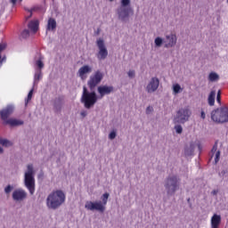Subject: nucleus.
I'll list each match as a JSON object with an SVG mask.
<instances>
[{
	"label": "nucleus",
	"instance_id": "20",
	"mask_svg": "<svg viewBox=\"0 0 228 228\" xmlns=\"http://www.w3.org/2000/svg\"><path fill=\"white\" fill-rule=\"evenodd\" d=\"M38 26H39L38 20H31L28 23V29H30V31H33V33H37L38 31Z\"/></svg>",
	"mask_w": 228,
	"mask_h": 228
},
{
	"label": "nucleus",
	"instance_id": "11",
	"mask_svg": "<svg viewBox=\"0 0 228 228\" xmlns=\"http://www.w3.org/2000/svg\"><path fill=\"white\" fill-rule=\"evenodd\" d=\"M159 86V79L157 77H152L150 83L148 84L146 90L149 94H152V92H156Z\"/></svg>",
	"mask_w": 228,
	"mask_h": 228
},
{
	"label": "nucleus",
	"instance_id": "32",
	"mask_svg": "<svg viewBox=\"0 0 228 228\" xmlns=\"http://www.w3.org/2000/svg\"><path fill=\"white\" fill-rule=\"evenodd\" d=\"M216 101L219 104L222 102V92L220 90L217 92Z\"/></svg>",
	"mask_w": 228,
	"mask_h": 228
},
{
	"label": "nucleus",
	"instance_id": "29",
	"mask_svg": "<svg viewBox=\"0 0 228 228\" xmlns=\"http://www.w3.org/2000/svg\"><path fill=\"white\" fill-rule=\"evenodd\" d=\"M36 65H37V67L39 68L40 70H42V69L44 68V62L42 61L41 59H39L36 61Z\"/></svg>",
	"mask_w": 228,
	"mask_h": 228
},
{
	"label": "nucleus",
	"instance_id": "26",
	"mask_svg": "<svg viewBox=\"0 0 228 228\" xmlns=\"http://www.w3.org/2000/svg\"><path fill=\"white\" fill-rule=\"evenodd\" d=\"M28 171L25 174H30V175H35V171L33 170V165L29 164L27 167Z\"/></svg>",
	"mask_w": 228,
	"mask_h": 228
},
{
	"label": "nucleus",
	"instance_id": "23",
	"mask_svg": "<svg viewBox=\"0 0 228 228\" xmlns=\"http://www.w3.org/2000/svg\"><path fill=\"white\" fill-rule=\"evenodd\" d=\"M208 79L209 81L215 82V81H218V79H220V77L216 72H211L208 75Z\"/></svg>",
	"mask_w": 228,
	"mask_h": 228
},
{
	"label": "nucleus",
	"instance_id": "5",
	"mask_svg": "<svg viewBox=\"0 0 228 228\" xmlns=\"http://www.w3.org/2000/svg\"><path fill=\"white\" fill-rule=\"evenodd\" d=\"M211 118L217 124H225L228 122V108H221L211 112Z\"/></svg>",
	"mask_w": 228,
	"mask_h": 228
},
{
	"label": "nucleus",
	"instance_id": "48",
	"mask_svg": "<svg viewBox=\"0 0 228 228\" xmlns=\"http://www.w3.org/2000/svg\"><path fill=\"white\" fill-rule=\"evenodd\" d=\"M110 1H113V0H110Z\"/></svg>",
	"mask_w": 228,
	"mask_h": 228
},
{
	"label": "nucleus",
	"instance_id": "35",
	"mask_svg": "<svg viewBox=\"0 0 228 228\" xmlns=\"http://www.w3.org/2000/svg\"><path fill=\"white\" fill-rule=\"evenodd\" d=\"M117 137V133L116 132H111L110 134H109V138L110 140H115V138Z\"/></svg>",
	"mask_w": 228,
	"mask_h": 228
},
{
	"label": "nucleus",
	"instance_id": "3",
	"mask_svg": "<svg viewBox=\"0 0 228 228\" xmlns=\"http://www.w3.org/2000/svg\"><path fill=\"white\" fill-rule=\"evenodd\" d=\"M109 198H110V194L108 192H105L102 197V203L101 201H97V202L86 201L85 208L88 211L96 210V211H100V213H104L106 209L105 206L106 204H108Z\"/></svg>",
	"mask_w": 228,
	"mask_h": 228
},
{
	"label": "nucleus",
	"instance_id": "15",
	"mask_svg": "<svg viewBox=\"0 0 228 228\" xmlns=\"http://www.w3.org/2000/svg\"><path fill=\"white\" fill-rule=\"evenodd\" d=\"M90 72H92V68L88 65H85L78 69V76L81 79L85 80L86 79L85 74H90Z\"/></svg>",
	"mask_w": 228,
	"mask_h": 228
},
{
	"label": "nucleus",
	"instance_id": "7",
	"mask_svg": "<svg viewBox=\"0 0 228 228\" xmlns=\"http://www.w3.org/2000/svg\"><path fill=\"white\" fill-rule=\"evenodd\" d=\"M165 188L168 195H174L179 190V179L177 175H171L166 179Z\"/></svg>",
	"mask_w": 228,
	"mask_h": 228
},
{
	"label": "nucleus",
	"instance_id": "33",
	"mask_svg": "<svg viewBox=\"0 0 228 228\" xmlns=\"http://www.w3.org/2000/svg\"><path fill=\"white\" fill-rule=\"evenodd\" d=\"M121 4L122 6H129V4H131V0H122Z\"/></svg>",
	"mask_w": 228,
	"mask_h": 228
},
{
	"label": "nucleus",
	"instance_id": "36",
	"mask_svg": "<svg viewBox=\"0 0 228 228\" xmlns=\"http://www.w3.org/2000/svg\"><path fill=\"white\" fill-rule=\"evenodd\" d=\"M32 97H33V89H31V90L29 91L28 94L27 102H29V101H31Z\"/></svg>",
	"mask_w": 228,
	"mask_h": 228
},
{
	"label": "nucleus",
	"instance_id": "1",
	"mask_svg": "<svg viewBox=\"0 0 228 228\" xmlns=\"http://www.w3.org/2000/svg\"><path fill=\"white\" fill-rule=\"evenodd\" d=\"M65 192L61 190L53 191L46 199V206L48 209H58L65 203Z\"/></svg>",
	"mask_w": 228,
	"mask_h": 228
},
{
	"label": "nucleus",
	"instance_id": "34",
	"mask_svg": "<svg viewBox=\"0 0 228 228\" xmlns=\"http://www.w3.org/2000/svg\"><path fill=\"white\" fill-rule=\"evenodd\" d=\"M40 77H42V71H39L38 73L35 74V80L39 81Z\"/></svg>",
	"mask_w": 228,
	"mask_h": 228
},
{
	"label": "nucleus",
	"instance_id": "31",
	"mask_svg": "<svg viewBox=\"0 0 228 228\" xmlns=\"http://www.w3.org/2000/svg\"><path fill=\"white\" fill-rule=\"evenodd\" d=\"M27 10V12H30V14H29V16H28V19H29V17H32L33 16V12H37V10H38V7H33V8H31V9H26Z\"/></svg>",
	"mask_w": 228,
	"mask_h": 228
},
{
	"label": "nucleus",
	"instance_id": "28",
	"mask_svg": "<svg viewBox=\"0 0 228 228\" xmlns=\"http://www.w3.org/2000/svg\"><path fill=\"white\" fill-rule=\"evenodd\" d=\"M161 44H163V39L161 37H157L155 39V45L157 47H161Z\"/></svg>",
	"mask_w": 228,
	"mask_h": 228
},
{
	"label": "nucleus",
	"instance_id": "2",
	"mask_svg": "<svg viewBox=\"0 0 228 228\" xmlns=\"http://www.w3.org/2000/svg\"><path fill=\"white\" fill-rule=\"evenodd\" d=\"M99 98L97 97V94H95L94 91L89 92L88 89H86V86L83 87V94L81 96V102L84 104L85 108L86 110H90L93 106L95 105L97 102V100Z\"/></svg>",
	"mask_w": 228,
	"mask_h": 228
},
{
	"label": "nucleus",
	"instance_id": "10",
	"mask_svg": "<svg viewBox=\"0 0 228 228\" xmlns=\"http://www.w3.org/2000/svg\"><path fill=\"white\" fill-rule=\"evenodd\" d=\"M24 183L30 195L35 193V175L25 174Z\"/></svg>",
	"mask_w": 228,
	"mask_h": 228
},
{
	"label": "nucleus",
	"instance_id": "47",
	"mask_svg": "<svg viewBox=\"0 0 228 228\" xmlns=\"http://www.w3.org/2000/svg\"><path fill=\"white\" fill-rule=\"evenodd\" d=\"M188 202H190V199L188 200Z\"/></svg>",
	"mask_w": 228,
	"mask_h": 228
},
{
	"label": "nucleus",
	"instance_id": "19",
	"mask_svg": "<svg viewBox=\"0 0 228 228\" xmlns=\"http://www.w3.org/2000/svg\"><path fill=\"white\" fill-rule=\"evenodd\" d=\"M118 15H119V19H121V20H126V19H127V17H129V9L120 8L118 10Z\"/></svg>",
	"mask_w": 228,
	"mask_h": 228
},
{
	"label": "nucleus",
	"instance_id": "6",
	"mask_svg": "<svg viewBox=\"0 0 228 228\" xmlns=\"http://www.w3.org/2000/svg\"><path fill=\"white\" fill-rule=\"evenodd\" d=\"M190 117H191L190 107L182 108L176 112V117L174 118V124H185V122L190 120Z\"/></svg>",
	"mask_w": 228,
	"mask_h": 228
},
{
	"label": "nucleus",
	"instance_id": "18",
	"mask_svg": "<svg viewBox=\"0 0 228 228\" xmlns=\"http://www.w3.org/2000/svg\"><path fill=\"white\" fill-rule=\"evenodd\" d=\"M56 26V20H54L53 18H49L46 25V31H55Z\"/></svg>",
	"mask_w": 228,
	"mask_h": 228
},
{
	"label": "nucleus",
	"instance_id": "9",
	"mask_svg": "<svg viewBox=\"0 0 228 228\" xmlns=\"http://www.w3.org/2000/svg\"><path fill=\"white\" fill-rule=\"evenodd\" d=\"M96 44L99 49L97 54L98 60H106V58H108V49H106V45H104V40L100 38L96 41Z\"/></svg>",
	"mask_w": 228,
	"mask_h": 228
},
{
	"label": "nucleus",
	"instance_id": "25",
	"mask_svg": "<svg viewBox=\"0 0 228 228\" xmlns=\"http://www.w3.org/2000/svg\"><path fill=\"white\" fill-rule=\"evenodd\" d=\"M0 144L4 147H11L12 142L6 139H3L0 137Z\"/></svg>",
	"mask_w": 228,
	"mask_h": 228
},
{
	"label": "nucleus",
	"instance_id": "43",
	"mask_svg": "<svg viewBox=\"0 0 228 228\" xmlns=\"http://www.w3.org/2000/svg\"><path fill=\"white\" fill-rule=\"evenodd\" d=\"M4 60V58H3L1 61H0V67L1 65H3V61Z\"/></svg>",
	"mask_w": 228,
	"mask_h": 228
},
{
	"label": "nucleus",
	"instance_id": "14",
	"mask_svg": "<svg viewBox=\"0 0 228 228\" xmlns=\"http://www.w3.org/2000/svg\"><path fill=\"white\" fill-rule=\"evenodd\" d=\"M98 94H100V99H102L104 95H110L113 92V86H100L97 88Z\"/></svg>",
	"mask_w": 228,
	"mask_h": 228
},
{
	"label": "nucleus",
	"instance_id": "46",
	"mask_svg": "<svg viewBox=\"0 0 228 228\" xmlns=\"http://www.w3.org/2000/svg\"><path fill=\"white\" fill-rule=\"evenodd\" d=\"M199 150L200 151V144L198 145Z\"/></svg>",
	"mask_w": 228,
	"mask_h": 228
},
{
	"label": "nucleus",
	"instance_id": "17",
	"mask_svg": "<svg viewBox=\"0 0 228 228\" xmlns=\"http://www.w3.org/2000/svg\"><path fill=\"white\" fill-rule=\"evenodd\" d=\"M221 222H222V217L220 216L215 214L211 218V228L220 227Z\"/></svg>",
	"mask_w": 228,
	"mask_h": 228
},
{
	"label": "nucleus",
	"instance_id": "24",
	"mask_svg": "<svg viewBox=\"0 0 228 228\" xmlns=\"http://www.w3.org/2000/svg\"><path fill=\"white\" fill-rule=\"evenodd\" d=\"M173 92L175 94H177L180 92H183V88H181V86L179 84H175L173 86Z\"/></svg>",
	"mask_w": 228,
	"mask_h": 228
},
{
	"label": "nucleus",
	"instance_id": "41",
	"mask_svg": "<svg viewBox=\"0 0 228 228\" xmlns=\"http://www.w3.org/2000/svg\"><path fill=\"white\" fill-rule=\"evenodd\" d=\"M81 115H82L83 117H86V111H82V112H81Z\"/></svg>",
	"mask_w": 228,
	"mask_h": 228
},
{
	"label": "nucleus",
	"instance_id": "39",
	"mask_svg": "<svg viewBox=\"0 0 228 228\" xmlns=\"http://www.w3.org/2000/svg\"><path fill=\"white\" fill-rule=\"evenodd\" d=\"M128 76H129L130 77H134V70H129V71H128Z\"/></svg>",
	"mask_w": 228,
	"mask_h": 228
},
{
	"label": "nucleus",
	"instance_id": "45",
	"mask_svg": "<svg viewBox=\"0 0 228 228\" xmlns=\"http://www.w3.org/2000/svg\"><path fill=\"white\" fill-rule=\"evenodd\" d=\"M216 193H217L216 191H213L214 195H216Z\"/></svg>",
	"mask_w": 228,
	"mask_h": 228
},
{
	"label": "nucleus",
	"instance_id": "42",
	"mask_svg": "<svg viewBox=\"0 0 228 228\" xmlns=\"http://www.w3.org/2000/svg\"><path fill=\"white\" fill-rule=\"evenodd\" d=\"M11 3H12V4H17V0H11Z\"/></svg>",
	"mask_w": 228,
	"mask_h": 228
},
{
	"label": "nucleus",
	"instance_id": "12",
	"mask_svg": "<svg viewBox=\"0 0 228 228\" xmlns=\"http://www.w3.org/2000/svg\"><path fill=\"white\" fill-rule=\"evenodd\" d=\"M26 197H28V193L22 189H17L12 192L13 200H16L18 202L20 200H24Z\"/></svg>",
	"mask_w": 228,
	"mask_h": 228
},
{
	"label": "nucleus",
	"instance_id": "22",
	"mask_svg": "<svg viewBox=\"0 0 228 228\" xmlns=\"http://www.w3.org/2000/svg\"><path fill=\"white\" fill-rule=\"evenodd\" d=\"M194 151H195V146L193 144H191L189 148L185 149L184 154L185 156H192Z\"/></svg>",
	"mask_w": 228,
	"mask_h": 228
},
{
	"label": "nucleus",
	"instance_id": "16",
	"mask_svg": "<svg viewBox=\"0 0 228 228\" xmlns=\"http://www.w3.org/2000/svg\"><path fill=\"white\" fill-rule=\"evenodd\" d=\"M216 152V158H215V163H218L220 161V151H218V142H216L212 150H211V158L215 155Z\"/></svg>",
	"mask_w": 228,
	"mask_h": 228
},
{
	"label": "nucleus",
	"instance_id": "21",
	"mask_svg": "<svg viewBox=\"0 0 228 228\" xmlns=\"http://www.w3.org/2000/svg\"><path fill=\"white\" fill-rule=\"evenodd\" d=\"M216 95V91H211L208 95V104L209 106H215V97Z\"/></svg>",
	"mask_w": 228,
	"mask_h": 228
},
{
	"label": "nucleus",
	"instance_id": "38",
	"mask_svg": "<svg viewBox=\"0 0 228 228\" xmlns=\"http://www.w3.org/2000/svg\"><path fill=\"white\" fill-rule=\"evenodd\" d=\"M153 110H154V109H153L152 107L149 106V107H147V109H146V113L149 115V113H152Z\"/></svg>",
	"mask_w": 228,
	"mask_h": 228
},
{
	"label": "nucleus",
	"instance_id": "27",
	"mask_svg": "<svg viewBox=\"0 0 228 228\" xmlns=\"http://www.w3.org/2000/svg\"><path fill=\"white\" fill-rule=\"evenodd\" d=\"M21 38H29V30L24 29L20 34Z\"/></svg>",
	"mask_w": 228,
	"mask_h": 228
},
{
	"label": "nucleus",
	"instance_id": "8",
	"mask_svg": "<svg viewBox=\"0 0 228 228\" xmlns=\"http://www.w3.org/2000/svg\"><path fill=\"white\" fill-rule=\"evenodd\" d=\"M102 73L100 70H97L93 76L90 77L87 85L91 91L94 90L95 86L102 81Z\"/></svg>",
	"mask_w": 228,
	"mask_h": 228
},
{
	"label": "nucleus",
	"instance_id": "4",
	"mask_svg": "<svg viewBox=\"0 0 228 228\" xmlns=\"http://www.w3.org/2000/svg\"><path fill=\"white\" fill-rule=\"evenodd\" d=\"M13 113V107L8 106L5 109L2 110L0 112L1 118L4 120V124H7L8 126H11L12 127H15L17 126H22L24 124V121L15 119V118H9L10 115Z\"/></svg>",
	"mask_w": 228,
	"mask_h": 228
},
{
	"label": "nucleus",
	"instance_id": "13",
	"mask_svg": "<svg viewBox=\"0 0 228 228\" xmlns=\"http://www.w3.org/2000/svg\"><path fill=\"white\" fill-rule=\"evenodd\" d=\"M165 47H174L177 44V36L175 34H171L169 36H166V40H164Z\"/></svg>",
	"mask_w": 228,
	"mask_h": 228
},
{
	"label": "nucleus",
	"instance_id": "37",
	"mask_svg": "<svg viewBox=\"0 0 228 228\" xmlns=\"http://www.w3.org/2000/svg\"><path fill=\"white\" fill-rule=\"evenodd\" d=\"M12 190V187H11V185H8L7 187H5L4 191L5 193H10Z\"/></svg>",
	"mask_w": 228,
	"mask_h": 228
},
{
	"label": "nucleus",
	"instance_id": "30",
	"mask_svg": "<svg viewBox=\"0 0 228 228\" xmlns=\"http://www.w3.org/2000/svg\"><path fill=\"white\" fill-rule=\"evenodd\" d=\"M175 129L178 134H181V133H183V126H181V125H176L175 126Z\"/></svg>",
	"mask_w": 228,
	"mask_h": 228
},
{
	"label": "nucleus",
	"instance_id": "44",
	"mask_svg": "<svg viewBox=\"0 0 228 228\" xmlns=\"http://www.w3.org/2000/svg\"><path fill=\"white\" fill-rule=\"evenodd\" d=\"M4 151L3 148L0 147V154H3Z\"/></svg>",
	"mask_w": 228,
	"mask_h": 228
},
{
	"label": "nucleus",
	"instance_id": "40",
	"mask_svg": "<svg viewBox=\"0 0 228 228\" xmlns=\"http://www.w3.org/2000/svg\"><path fill=\"white\" fill-rule=\"evenodd\" d=\"M201 118H206V112H204L203 110L201 111Z\"/></svg>",
	"mask_w": 228,
	"mask_h": 228
}]
</instances>
